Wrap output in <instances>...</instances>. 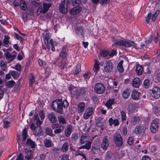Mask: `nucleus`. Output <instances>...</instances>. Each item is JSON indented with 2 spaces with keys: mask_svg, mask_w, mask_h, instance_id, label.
<instances>
[{
  "mask_svg": "<svg viewBox=\"0 0 160 160\" xmlns=\"http://www.w3.org/2000/svg\"><path fill=\"white\" fill-rule=\"evenodd\" d=\"M69 105V103L66 100L62 101L60 99H58L53 101L52 107L54 111L60 114H62L63 113V107L67 108Z\"/></svg>",
  "mask_w": 160,
  "mask_h": 160,
  "instance_id": "obj_1",
  "label": "nucleus"
},
{
  "mask_svg": "<svg viewBox=\"0 0 160 160\" xmlns=\"http://www.w3.org/2000/svg\"><path fill=\"white\" fill-rule=\"evenodd\" d=\"M112 46L119 45L124 46L126 47H130L132 46L135 47L136 44L132 41L128 39H117L114 40Z\"/></svg>",
  "mask_w": 160,
  "mask_h": 160,
  "instance_id": "obj_2",
  "label": "nucleus"
},
{
  "mask_svg": "<svg viewBox=\"0 0 160 160\" xmlns=\"http://www.w3.org/2000/svg\"><path fill=\"white\" fill-rule=\"evenodd\" d=\"M114 65L111 60H107L103 66L104 71L107 73H110L112 71Z\"/></svg>",
  "mask_w": 160,
  "mask_h": 160,
  "instance_id": "obj_3",
  "label": "nucleus"
},
{
  "mask_svg": "<svg viewBox=\"0 0 160 160\" xmlns=\"http://www.w3.org/2000/svg\"><path fill=\"white\" fill-rule=\"evenodd\" d=\"M115 144L118 147H121L123 144V141L121 136L119 133L115 134L113 138Z\"/></svg>",
  "mask_w": 160,
  "mask_h": 160,
  "instance_id": "obj_4",
  "label": "nucleus"
},
{
  "mask_svg": "<svg viewBox=\"0 0 160 160\" xmlns=\"http://www.w3.org/2000/svg\"><path fill=\"white\" fill-rule=\"evenodd\" d=\"M17 53L15 51H13L11 53L6 52L4 53L5 56L8 63L12 62L16 57Z\"/></svg>",
  "mask_w": 160,
  "mask_h": 160,
  "instance_id": "obj_5",
  "label": "nucleus"
},
{
  "mask_svg": "<svg viewBox=\"0 0 160 160\" xmlns=\"http://www.w3.org/2000/svg\"><path fill=\"white\" fill-rule=\"evenodd\" d=\"M43 6L40 5L37 10V12H39L40 13L42 12L43 13H45L48 10L49 8L51 6L50 3H43Z\"/></svg>",
  "mask_w": 160,
  "mask_h": 160,
  "instance_id": "obj_6",
  "label": "nucleus"
},
{
  "mask_svg": "<svg viewBox=\"0 0 160 160\" xmlns=\"http://www.w3.org/2000/svg\"><path fill=\"white\" fill-rule=\"evenodd\" d=\"M94 90L95 92L98 94L102 93L104 91L105 87L104 85L101 83H97L95 85Z\"/></svg>",
  "mask_w": 160,
  "mask_h": 160,
  "instance_id": "obj_7",
  "label": "nucleus"
},
{
  "mask_svg": "<svg viewBox=\"0 0 160 160\" xmlns=\"http://www.w3.org/2000/svg\"><path fill=\"white\" fill-rule=\"evenodd\" d=\"M152 96L155 99L158 98L160 97V89L158 87H154L152 90H150Z\"/></svg>",
  "mask_w": 160,
  "mask_h": 160,
  "instance_id": "obj_8",
  "label": "nucleus"
},
{
  "mask_svg": "<svg viewBox=\"0 0 160 160\" xmlns=\"http://www.w3.org/2000/svg\"><path fill=\"white\" fill-rule=\"evenodd\" d=\"M51 36L50 34L47 31H45L43 33V38L44 42L49 50L50 48V45L49 44L50 41L49 42V40Z\"/></svg>",
  "mask_w": 160,
  "mask_h": 160,
  "instance_id": "obj_9",
  "label": "nucleus"
},
{
  "mask_svg": "<svg viewBox=\"0 0 160 160\" xmlns=\"http://www.w3.org/2000/svg\"><path fill=\"white\" fill-rule=\"evenodd\" d=\"M158 119H157L152 122L150 128V130L152 132L155 133L158 131L159 126V124L158 122Z\"/></svg>",
  "mask_w": 160,
  "mask_h": 160,
  "instance_id": "obj_10",
  "label": "nucleus"
},
{
  "mask_svg": "<svg viewBox=\"0 0 160 160\" xmlns=\"http://www.w3.org/2000/svg\"><path fill=\"white\" fill-rule=\"evenodd\" d=\"M68 3V0H64L61 3L59 7V10L61 12L65 13L67 12Z\"/></svg>",
  "mask_w": 160,
  "mask_h": 160,
  "instance_id": "obj_11",
  "label": "nucleus"
},
{
  "mask_svg": "<svg viewBox=\"0 0 160 160\" xmlns=\"http://www.w3.org/2000/svg\"><path fill=\"white\" fill-rule=\"evenodd\" d=\"M53 129H56L54 131L56 134H59L61 133L64 130L63 126L59 123L53 124L52 126Z\"/></svg>",
  "mask_w": 160,
  "mask_h": 160,
  "instance_id": "obj_12",
  "label": "nucleus"
},
{
  "mask_svg": "<svg viewBox=\"0 0 160 160\" xmlns=\"http://www.w3.org/2000/svg\"><path fill=\"white\" fill-rule=\"evenodd\" d=\"M146 128L144 126L140 124L137 125L135 128V133L137 134H142L144 133Z\"/></svg>",
  "mask_w": 160,
  "mask_h": 160,
  "instance_id": "obj_13",
  "label": "nucleus"
},
{
  "mask_svg": "<svg viewBox=\"0 0 160 160\" xmlns=\"http://www.w3.org/2000/svg\"><path fill=\"white\" fill-rule=\"evenodd\" d=\"M101 145L103 149H107L109 145V138L108 136H105L104 137Z\"/></svg>",
  "mask_w": 160,
  "mask_h": 160,
  "instance_id": "obj_14",
  "label": "nucleus"
},
{
  "mask_svg": "<svg viewBox=\"0 0 160 160\" xmlns=\"http://www.w3.org/2000/svg\"><path fill=\"white\" fill-rule=\"evenodd\" d=\"M33 11L30 9H28L26 11V13L22 12V18L24 22L27 21L28 16H32L33 14Z\"/></svg>",
  "mask_w": 160,
  "mask_h": 160,
  "instance_id": "obj_15",
  "label": "nucleus"
},
{
  "mask_svg": "<svg viewBox=\"0 0 160 160\" xmlns=\"http://www.w3.org/2000/svg\"><path fill=\"white\" fill-rule=\"evenodd\" d=\"M93 109L92 108H88L84 112L83 115L84 118L85 119H88L92 114Z\"/></svg>",
  "mask_w": 160,
  "mask_h": 160,
  "instance_id": "obj_16",
  "label": "nucleus"
},
{
  "mask_svg": "<svg viewBox=\"0 0 160 160\" xmlns=\"http://www.w3.org/2000/svg\"><path fill=\"white\" fill-rule=\"evenodd\" d=\"M140 94L141 93L138 90L134 89L132 92L131 97L133 100H138L139 99Z\"/></svg>",
  "mask_w": 160,
  "mask_h": 160,
  "instance_id": "obj_17",
  "label": "nucleus"
},
{
  "mask_svg": "<svg viewBox=\"0 0 160 160\" xmlns=\"http://www.w3.org/2000/svg\"><path fill=\"white\" fill-rule=\"evenodd\" d=\"M82 8L80 6L74 7L70 11V13L71 15L77 14L82 10Z\"/></svg>",
  "mask_w": 160,
  "mask_h": 160,
  "instance_id": "obj_18",
  "label": "nucleus"
},
{
  "mask_svg": "<svg viewBox=\"0 0 160 160\" xmlns=\"http://www.w3.org/2000/svg\"><path fill=\"white\" fill-rule=\"evenodd\" d=\"M72 127L70 124L68 125L64 131V134L67 137H69L72 132Z\"/></svg>",
  "mask_w": 160,
  "mask_h": 160,
  "instance_id": "obj_19",
  "label": "nucleus"
},
{
  "mask_svg": "<svg viewBox=\"0 0 160 160\" xmlns=\"http://www.w3.org/2000/svg\"><path fill=\"white\" fill-rule=\"evenodd\" d=\"M104 121L102 116L99 117L96 120V125L99 127L103 126L104 124Z\"/></svg>",
  "mask_w": 160,
  "mask_h": 160,
  "instance_id": "obj_20",
  "label": "nucleus"
},
{
  "mask_svg": "<svg viewBox=\"0 0 160 160\" xmlns=\"http://www.w3.org/2000/svg\"><path fill=\"white\" fill-rule=\"evenodd\" d=\"M131 123L134 125L138 124L140 121V118L139 117L134 116L130 118Z\"/></svg>",
  "mask_w": 160,
  "mask_h": 160,
  "instance_id": "obj_21",
  "label": "nucleus"
},
{
  "mask_svg": "<svg viewBox=\"0 0 160 160\" xmlns=\"http://www.w3.org/2000/svg\"><path fill=\"white\" fill-rule=\"evenodd\" d=\"M89 139V136L88 135H82L80 139V143L82 144L87 142Z\"/></svg>",
  "mask_w": 160,
  "mask_h": 160,
  "instance_id": "obj_22",
  "label": "nucleus"
},
{
  "mask_svg": "<svg viewBox=\"0 0 160 160\" xmlns=\"http://www.w3.org/2000/svg\"><path fill=\"white\" fill-rule=\"evenodd\" d=\"M48 118L52 123H55L57 121V118L53 112H51L48 114Z\"/></svg>",
  "mask_w": 160,
  "mask_h": 160,
  "instance_id": "obj_23",
  "label": "nucleus"
},
{
  "mask_svg": "<svg viewBox=\"0 0 160 160\" xmlns=\"http://www.w3.org/2000/svg\"><path fill=\"white\" fill-rule=\"evenodd\" d=\"M68 61L66 60H62L61 61L59 64L58 67L60 69H63L66 68L67 65Z\"/></svg>",
  "mask_w": 160,
  "mask_h": 160,
  "instance_id": "obj_24",
  "label": "nucleus"
},
{
  "mask_svg": "<svg viewBox=\"0 0 160 160\" xmlns=\"http://www.w3.org/2000/svg\"><path fill=\"white\" fill-rule=\"evenodd\" d=\"M140 81L139 78H134L132 81V86L135 88H138L140 85Z\"/></svg>",
  "mask_w": 160,
  "mask_h": 160,
  "instance_id": "obj_25",
  "label": "nucleus"
},
{
  "mask_svg": "<svg viewBox=\"0 0 160 160\" xmlns=\"http://www.w3.org/2000/svg\"><path fill=\"white\" fill-rule=\"evenodd\" d=\"M109 53V52L108 51L102 50L100 52L98 57L99 58L100 57H103L108 58Z\"/></svg>",
  "mask_w": 160,
  "mask_h": 160,
  "instance_id": "obj_26",
  "label": "nucleus"
},
{
  "mask_svg": "<svg viewBox=\"0 0 160 160\" xmlns=\"http://www.w3.org/2000/svg\"><path fill=\"white\" fill-rule=\"evenodd\" d=\"M33 152L32 150L28 151L25 157L24 160H32L33 158Z\"/></svg>",
  "mask_w": 160,
  "mask_h": 160,
  "instance_id": "obj_27",
  "label": "nucleus"
},
{
  "mask_svg": "<svg viewBox=\"0 0 160 160\" xmlns=\"http://www.w3.org/2000/svg\"><path fill=\"white\" fill-rule=\"evenodd\" d=\"M75 89V88L74 87H70L69 88L70 93L71 94H73L76 97L79 96L80 94V92H79L78 91H77L76 90H74Z\"/></svg>",
  "mask_w": 160,
  "mask_h": 160,
  "instance_id": "obj_28",
  "label": "nucleus"
},
{
  "mask_svg": "<svg viewBox=\"0 0 160 160\" xmlns=\"http://www.w3.org/2000/svg\"><path fill=\"white\" fill-rule=\"evenodd\" d=\"M67 51L68 50L67 49L63 48L60 52L59 56L62 58L63 60L66 58L68 55Z\"/></svg>",
  "mask_w": 160,
  "mask_h": 160,
  "instance_id": "obj_29",
  "label": "nucleus"
},
{
  "mask_svg": "<svg viewBox=\"0 0 160 160\" xmlns=\"http://www.w3.org/2000/svg\"><path fill=\"white\" fill-rule=\"evenodd\" d=\"M143 68L140 65H137L136 68V72L138 75H141L143 72Z\"/></svg>",
  "mask_w": 160,
  "mask_h": 160,
  "instance_id": "obj_30",
  "label": "nucleus"
},
{
  "mask_svg": "<svg viewBox=\"0 0 160 160\" xmlns=\"http://www.w3.org/2000/svg\"><path fill=\"white\" fill-rule=\"evenodd\" d=\"M130 91L128 88H127L122 93V96L123 98L125 99H127L129 96Z\"/></svg>",
  "mask_w": 160,
  "mask_h": 160,
  "instance_id": "obj_31",
  "label": "nucleus"
},
{
  "mask_svg": "<svg viewBox=\"0 0 160 160\" xmlns=\"http://www.w3.org/2000/svg\"><path fill=\"white\" fill-rule=\"evenodd\" d=\"M69 148V144L68 142H65L62 145L61 148V151L63 152H66Z\"/></svg>",
  "mask_w": 160,
  "mask_h": 160,
  "instance_id": "obj_32",
  "label": "nucleus"
},
{
  "mask_svg": "<svg viewBox=\"0 0 160 160\" xmlns=\"http://www.w3.org/2000/svg\"><path fill=\"white\" fill-rule=\"evenodd\" d=\"M85 106V103L83 102H81L80 103L78 106V112H83Z\"/></svg>",
  "mask_w": 160,
  "mask_h": 160,
  "instance_id": "obj_33",
  "label": "nucleus"
},
{
  "mask_svg": "<svg viewBox=\"0 0 160 160\" xmlns=\"http://www.w3.org/2000/svg\"><path fill=\"white\" fill-rule=\"evenodd\" d=\"M44 143L46 148H49L52 146V144L51 140L46 139L44 141Z\"/></svg>",
  "mask_w": 160,
  "mask_h": 160,
  "instance_id": "obj_34",
  "label": "nucleus"
},
{
  "mask_svg": "<svg viewBox=\"0 0 160 160\" xmlns=\"http://www.w3.org/2000/svg\"><path fill=\"white\" fill-rule=\"evenodd\" d=\"M114 101L115 99L114 98H112L108 100L105 104L106 106L108 109L111 108L112 105L114 104Z\"/></svg>",
  "mask_w": 160,
  "mask_h": 160,
  "instance_id": "obj_35",
  "label": "nucleus"
},
{
  "mask_svg": "<svg viewBox=\"0 0 160 160\" xmlns=\"http://www.w3.org/2000/svg\"><path fill=\"white\" fill-rule=\"evenodd\" d=\"M99 63L97 60H95L93 70L96 73L100 69Z\"/></svg>",
  "mask_w": 160,
  "mask_h": 160,
  "instance_id": "obj_36",
  "label": "nucleus"
},
{
  "mask_svg": "<svg viewBox=\"0 0 160 160\" xmlns=\"http://www.w3.org/2000/svg\"><path fill=\"white\" fill-rule=\"evenodd\" d=\"M26 145L27 146H30L32 148H35V142L32 141L30 138H28L27 140Z\"/></svg>",
  "mask_w": 160,
  "mask_h": 160,
  "instance_id": "obj_37",
  "label": "nucleus"
},
{
  "mask_svg": "<svg viewBox=\"0 0 160 160\" xmlns=\"http://www.w3.org/2000/svg\"><path fill=\"white\" fill-rule=\"evenodd\" d=\"M123 63V61H121L117 65V69L118 71L121 72H122L124 71V69L122 67Z\"/></svg>",
  "mask_w": 160,
  "mask_h": 160,
  "instance_id": "obj_38",
  "label": "nucleus"
},
{
  "mask_svg": "<svg viewBox=\"0 0 160 160\" xmlns=\"http://www.w3.org/2000/svg\"><path fill=\"white\" fill-rule=\"evenodd\" d=\"M91 142H88L84 145H82L79 148V149L86 148L87 150L89 149L91 147Z\"/></svg>",
  "mask_w": 160,
  "mask_h": 160,
  "instance_id": "obj_39",
  "label": "nucleus"
},
{
  "mask_svg": "<svg viewBox=\"0 0 160 160\" xmlns=\"http://www.w3.org/2000/svg\"><path fill=\"white\" fill-rule=\"evenodd\" d=\"M15 82L13 80L8 81L6 83V85L9 88H12L15 84Z\"/></svg>",
  "mask_w": 160,
  "mask_h": 160,
  "instance_id": "obj_40",
  "label": "nucleus"
},
{
  "mask_svg": "<svg viewBox=\"0 0 160 160\" xmlns=\"http://www.w3.org/2000/svg\"><path fill=\"white\" fill-rule=\"evenodd\" d=\"M21 9L23 10H25L27 8V4L25 1L22 0L20 1Z\"/></svg>",
  "mask_w": 160,
  "mask_h": 160,
  "instance_id": "obj_41",
  "label": "nucleus"
},
{
  "mask_svg": "<svg viewBox=\"0 0 160 160\" xmlns=\"http://www.w3.org/2000/svg\"><path fill=\"white\" fill-rule=\"evenodd\" d=\"M59 123L62 124L66 123V120L65 118L62 116H60L58 117Z\"/></svg>",
  "mask_w": 160,
  "mask_h": 160,
  "instance_id": "obj_42",
  "label": "nucleus"
},
{
  "mask_svg": "<svg viewBox=\"0 0 160 160\" xmlns=\"http://www.w3.org/2000/svg\"><path fill=\"white\" fill-rule=\"evenodd\" d=\"M71 138L72 141H76L78 138V133L75 132L72 133L71 135Z\"/></svg>",
  "mask_w": 160,
  "mask_h": 160,
  "instance_id": "obj_43",
  "label": "nucleus"
},
{
  "mask_svg": "<svg viewBox=\"0 0 160 160\" xmlns=\"http://www.w3.org/2000/svg\"><path fill=\"white\" fill-rule=\"evenodd\" d=\"M83 29L82 27L81 26H78L77 27L76 32L77 34L79 35L81 34L82 35L83 32Z\"/></svg>",
  "mask_w": 160,
  "mask_h": 160,
  "instance_id": "obj_44",
  "label": "nucleus"
},
{
  "mask_svg": "<svg viewBox=\"0 0 160 160\" xmlns=\"http://www.w3.org/2000/svg\"><path fill=\"white\" fill-rule=\"evenodd\" d=\"M35 82V80L34 76L32 74H31L29 78V85L31 86H32Z\"/></svg>",
  "mask_w": 160,
  "mask_h": 160,
  "instance_id": "obj_45",
  "label": "nucleus"
},
{
  "mask_svg": "<svg viewBox=\"0 0 160 160\" xmlns=\"http://www.w3.org/2000/svg\"><path fill=\"white\" fill-rule=\"evenodd\" d=\"M45 132L46 133L50 136H52V131L51 128H47L45 129Z\"/></svg>",
  "mask_w": 160,
  "mask_h": 160,
  "instance_id": "obj_46",
  "label": "nucleus"
},
{
  "mask_svg": "<svg viewBox=\"0 0 160 160\" xmlns=\"http://www.w3.org/2000/svg\"><path fill=\"white\" fill-rule=\"evenodd\" d=\"M11 75L14 78H17L19 76V73L15 71H12L11 72Z\"/></svg>",
  "mask_w": 160,
  "mask_h": 160,
  "instance_id": "obj_47",
  "label": "nucleus"
},
{
  "mask_svg": "<svg viewBox=\"0 0 160 160\" xmlns=\"http://www.w3.org/2000/svg\"><path fill=\"white\" fill-rule=\"evenodd\" d=\"M0 62V66L2 68V70L5 71L7 67L6 63L3 60H1Z\"/></svg>",
  "mask_w": 160,
  "mask_h": 160,
  "instance_id": "obj_48",
  "label": "nucleus"
},
{
  "mask_svg": "<svg viewBox=\"0 0 160 160\" xmlns=\"http://www.w3.org/2000/svg\"><path fill=\"white\" fill-rule=\"evenodd\" d=\"M27 137V132L26 129H24L22 132V141L25 140Z\"/></svg>",
  "mask_w": 160,
  "mask_h": 160,
  "instance_id": "obj_49",
  "label": "nucleus"
},
{
  "mask_svg": "<svg viewBox=\"0 0 160 160\" xmlns=\"http://www.w3.org/2000/svg\"><path fill=\"white\" fill-rule=\"evenodd\" d=\"M160 11L158 10H157L156 12L152 15V19L154 21L157 17Z\"/></svg>",
  "mask_w": 160,
  "mask_h": 160,
  "instance_id": "obj_50",
  "label": "nucleus"
},
{
  "mask_svg": "<svg viewBox=\"0 0 160 160\" xmlns=\"http://www.w3.org/2000/svg\"><path fill=\"white\" fill-rule=\"evenodd\" d=\"M81 65L80 63H78L77 65L75 72V75H77L81 71Z\"/></svg>",
  "mask_w": 160,
  "mask_h": 160,
  "instance_id": "obj_51",
  "label": "nucleus"
},
{
  "mask_svg": "<svg viewBox=\"0 0 160 160\" xmlns=\"http://www.w3.org/2000/svg\"><path fill=\"white\" fill-rule=\"evenodd\" d=\"M4 38L3 40V43L7 45L8 44L9 42V40L10 38L7 35H5L4 36Z\"/></svg>",
  "mask_w": 160,
  "mask_h": 160,
  "instance_id": "obj_52",
  "label": "nucleus"
},
{
  "mask_svg": "<svg viewBox=\"0 0 160 160\" xmlns=\"http://www.w3.org/2000/svg\"><path fill=\"white\" fill-rule=\"evenodd\" d=\"M72 5L73 6H77L81 3V0H71Z\"/></svg>",
  "mask_w": 160,
  "mask_h": 160,
  "instance_id": "obj_53",
  "label": "nucleus"
},
{
  "mask_svg": "<svg viewBox=\"0 0 160 160\" xmlns=\"http://www.w3.org/2000/svg\"><path fill=\"white\" fill-rule=\"evenodd\" d=\"M150 85V81L148 79H145L143 82V86L145 88H148Z\"/></svg>",
  "mask_w": 160,
  "mask_h": 160,
  "instance_id": "obj_54",
  "label": "nucleus"
},
{
  "mask_svg": "<svg viewBox=\"0 0 160 160\" xmlns=\"http://www.w3.org/2000/svg\"><path fill=\"white\" fill-rule=\"evenodd\" d=\"M10 122L8 121H4L3 122V127L7 128L10 127Z\"/></svg>",
  "mask_w": 160,
  "mask_h": 160,
  "instance_id": "obj_55",
  "label": "nucleus"
},
{
  "mask_svg": "<svg viewBox=\"0 0 160 160\" xmlns=\"http://www.w3.org/2000/svg\"><path fill=\"white\" fill-rule=\"evenodd\" d=\"M121 114L122 117V121L123 122L126 119V113L124 111H122L121 112Z\"/></svg>",
  "mask_w": 160,
  "mask_h": 160,
  "instance_id": "obj_56",
  "label": "nucleus"
},
{
  "mask_svg": "<svg viewBox=\"0 0 160 160\" xmlns=\"http://www.w3.org/2000/svg\"><path fill=\"white\" fill-rule=\"evenodd\" d=\"M128 142L130 146L132 145L134 142L133 138L132 137H130L128 138Z\"/></svg>",
  "mask_w": 160,
  "mask_h": 160,
  "instance_id": "obj_57",
  "label": "nucleus"
},
{
  "mask_svg": "<svg viewBox=\"0 0 160 160\" xmlns=\"http://www.w3.org/2000/svg\"><path fill=\"white\" fill-rule=\"evenodd\" d=\"M117 54L116 50H114L111 51L110 53L109 54V58H110L112 57L114 55H115Z\"/></svg>",
  "mask_w": 160,
  "mask_h": 160,
  "instance_id": "obj_58",
  "label": "nucleus"
},
{
  "mask_svg": "<svg viewBox=\"0 0 160 160\" xmlns=\"http://www.w3.org/2000/svg\"><path fill=\"white\" fill-rule=\"evenodd\" d=\"M76 155H80L82 156L83 158L85 159V160H86V157L85 155L82 152H80V151H78L76 152L75 153Z\"/></svg>",
  "mask_w": 160,
  "mask_h": 160,
  "instance_id": "obj_59",
  "label": "nucleus"
},
{
  "mask_svg": "<svg viewBox=\"0 0 160 160\" xmlns=\"http://www.w3.org/2000/svg\"><path fill=\"white\" fill-rule=\"evenodd\" d=\"M37 129H38V132L36 133L37 135H40L42 133V129L40 126L37 127Z\"/></svg>",
  "mask_w": 160,
  "mask_h": 160,
  "instance_id": "obj_60",
  "label": "nucleus"
},
{
  "mask_svg": "<svg viewBox=\"0 0 160 160\" xmlns=\"http://www.w3.org/2000/svg\"><path fill=\"white\" fill-rule=\"evenodd\" d=\"M80 93L82 95H85L86 93L87 90L86 88H82L80 89Z\"/></svg>",
  "mask_w": 160,
  "mask_h": 160,
  "instance_id": "obj_61",
  "label": "nucleus"
},
{
  "mask_svg": "<svg viewBox=\"0 0 160 160\" xmlns=\"http://www.w3.org/2000/svg\"><path fill=\"white\" fill-rule=\"evenodd\" d=\"M39 115L42 120H43L45 118V114L43 111H41L39 113Z\"/></svg>",
  "mask_w": 160,
  "mask_h": 160,
  "instance_id": "obj_62",
  "label": "nucleus"
},
{
  "mask_svg": "<svg viewBox=\"0 0 160 160\" xmlns=\"http://www.w3.org/2000/svg\"><path fill=\"white\" fill-rule=\"evenodd\" d=\"M152 15L151 12H149L148 13V16L147 17L146 19V22L147 23H148L149 22V20L151 18V16Z\"/></svg>",
  "mask_w": 160,
  "mask_h": 160,
  "instance_id": "obj_63",
  "label": "nucleus"
},
{
  "mask_svg": "<svg viewBox=\"0 0 160 160\" xmlns=\"http://www.w3.org/2000/svg\"><path fill=\"white\" fill-rule=\"evenodd\" d=\"M60 160H69L68 156L65 154L63 155Z\"/></svg>",
  "mask_w": 160,
  "mask_h": 160,
  "instance_id": "obj_64",
  "label": "nucleus"
}]
</instances>
